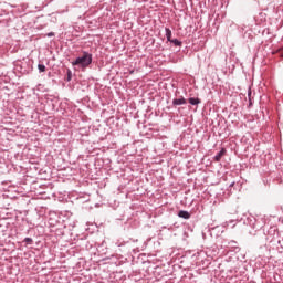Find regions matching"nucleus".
I'll list each match as a JSON object with an SVG mask.
<instances>
[{"label":"nucleus","mask_w":283,"mask_h":283,"mask_svg":"<svg viewBox=\"0 0 283 283\" xmlns=\"http://www.w3.org/2000/svg\"><path fill=\"white\" fill-rule=\"evenodd\" d=\"M169 43H174V45H176L177 48H180L182 45V41L178 40V39H174L171 41H168Z\"/></svg>","instance_id":"7"},{"label":"nucleus","mask_w":283,"mask_h":283,"mask_svg":"<svg viewBox=\"0 0 283 283\" xmlns=\"http://www.w3.org/2000/svg\"><path fill=\"white\" fill-rule=\"evenodd\" d=\"M178 217L184 218V220H189V218H191V213H189L187 210H180L178 212Z\"/></svg>","instance_id":"4"},{"label":"nucleus","mask_w":283,"mask_h":283,"mask_svg":"<svg viewBox=\"0 0 283 283\" xmlns=\"http://www.w3.org/2000/svg\"><path fill=\"white\" fill-rule=\"evenodd\" d=\"M248 96H249L250 105H253V103L251 102V91L248 92Z\"/></svg>","instance_id":"12"},{"label":"nucleus","mask_w":283,"mask_h":283,"mask_svg":"<svg viewBox=\"0 0 283 283\" xmlns=\"http://www.w3.org/2000/svg\"><path fill=\"white\" fill-rule=\"evenodd\" d=\"M46 36H54V32H49Z\"/></svg>","instance_id":"14"},{"label":"nucleus","mask_w":283,"mask_h":283,"mask_svg":"<svg viewBox=\"0 0 283 283\" xmlns=\"http://www.w3.org/2000/svg\"><path fill=\"white\" fill-rule=\"evenodd\" d=\"M23 242H25V244H33L34 240H32L30 237H27L24 238Z\"/></svg>","instance_id":"9"},{"label":"nucleus","mask_w":283,"mask_h":283,"mask_svg":"<svg viewBox=\"0 0 283 283\" xmlns=\"http://www.w3.org/2000/svg\"><path fill=\"white\" fill-rule=\"evenodd\" d=\"M167 41H171V29L165 28Z\"/></svg>","instance_id":"8"},{"label":"nucleus","mask_w":283,"mask_h":283,"mask_svg":"<svg viewBox=\"0 0 283 283\" xmlns=\"http://www.w3.org/2000/svg\"><path fill=\"white\" fill-rule=\"evenodd\" d=\"M92 61V53L83 51V56L76 57L75 61L72 62V65H78L80 67L85 70L86 67H90Z\"/></svg>","instance_id":"1"},{"label":"nucleus","mask_w":283,"mask_h":283,"mask_svg":"<svg viewBox=\"0 0 283 283\" xmlns=\"http://www.w3.org/2000/svg\"><path fill=\"white\" fill-rule=\"evenodd\" d=\"M281 56H282V59H283V52H282Z\"/></svg>","instance_id":"15"},{"label":"nucleus","mask_w":283,"mask_h":283,"mask_svg":"<svg viewBox=\"0 0 283 283\" xmlns=\"http://www.w3.org/2000/svg\"><path fill=\"white\" fill-rule=\"evenodd\" d=\"M67 81H72V71H67Z\"/></svg>","instance_id":"11"},{"label":"nucleus","mask_w":283,"mask_h":283,"mask_svg":"<svg viewBox=\"0 0 283 283\" xmlns=\"http://www.w3.org/2000/svg\"><path fill=\"white\" fill-rule=\"evenodd\" d=\"M174 107H178V105H187V99L185 97L172 99Z\"/></svg>","instance_id":"3"},{"label":"nucleus","mask_w":283,"mask_h":283,"mask_svg":"<svg viewBox=\"0 0 283 283\" xmlns=\"http://www.w3.org/2000/svg\"><path fill=\"white\" fill-rule=\"evenodd\" d=\"M276 235H277V227L275 226L270 227L265 234L266 242H270V243L275 242Z\"/></svg>","instance_id":"2"},{"label":"nucleus","mask_w":283,"mask_h":283,"mask_svg":"<svg viewBox=\"0 0 283 283\" xmlns=\"http://www.w3.org/2000/svg\"><path fill=\"white\" fill-rule=\"evenodd\" d=\"M231 187H235V181H232L230 185H229V188L231 189Z\"/></svg>","instance_id":"13"},{"label":"nucleus","mask_w":283,"mask_h":283,"mask_svg":"<svg viewBox=\"0 0 283 283\" xmlns=\"http://www.w3.org/2000/svg\"><path fill=\"white\" fill-rule=\"evenodd\" d=\"M282 223H283V219H282Z\"/></svg>","instance_id":"16"},{"label":"nucleus","mask_w":283,"mask_h":283,"mask_svg":"<svg viewBox=\"0 0 283 283\" xmlns=\"http://www.w3.org/2000/svg\"><path fill=\"white\" fill-rule=\"evenodd\" d=\"M188 103H190V105H200L201 101L198 97H190Z\"/></svg>","instance_id":"6"},{"label":"nucleus","mask_w":283,"mask_h":283,"mask_svg":"<svg viewBox=\"0 0 283 283\" xmlns=\"http://www.w3.org/2000/svg\"><path fill=\"white\" fill-rule=\"evenodd\" d=\"M38 70H39V72H45L44 64H38Z\"/></svg>","instance_id":"10"},{"label":"nucleus","mask_w":283,"mask_h":283,"mask_svg":"<svg viewBox=\"0 0 283 283\" xmlns=\"http://www.w3.org/2000/svg\"><path fill=\"white\" fill-rule=\"evenodd\" d=\"M227 154V149L221 148V150L213 157V159L216 160V163H220V160H222V156Z\"/></svg>","instance_id":"5"}]
</instances>
